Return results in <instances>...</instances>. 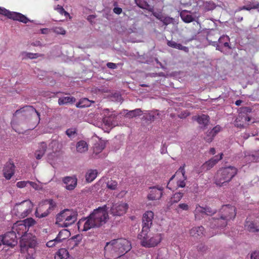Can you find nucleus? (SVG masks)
<instances>
[{
  "mask_svg": "<svg viewBox=\"0 0 259 259\" xmlns=\"http://www.w3.org/2000/svg\"><path fill=\"white\" fill-rule=\"evenodd\" d=\"M107 187L110 190H116L117 187V182L114 180H109L106 183Z\"/></svg>",
  "mask_w": 259,
  "mask_h": 259,
  "instance_id": "45",
  "label": "nucleus"
},
{
  "mask_svg": "<svg viewBox=\"0 0 259 259\" xmlns=\"http://www.w3.org/2000/svg\"><path fill=\"white\" fill-rule=\"evenodd\" d=\"M56 206L55 202L52 200H46L39 203L35 211V215L39 219L47 217Z\"/></svg>",
  "mask_w": 259,
  "mask_h": 259,
  "instance_id": "8",
  "label": "nucleus"
},
{
  "mask_svg": "<svg viewBox=\"0 0 259 259\" xmlns=\"http://www.w3.org/2000/svg\"><path fill=\"white\" fill-rule=\"evenodd\" d=\"M70 233L68 230L66 229H63L62 230L59 232V233L57 235V236L59 237V238L62 240V241H63L64 240L68 238L70 236Z\"/></svg>",
  "mask_w": 259,
  "mask_h": 259,
  "instance_id": "41",
  "label": "nucleus"
},
{
  "mask_svg": "<svg viewBox=\"0 0 259 259\" xmlns=\"http://www.w3.org/2000/svg\"><path fill=\"white\" fill-rule=\"evenodd\" d=\"M53 240L56 246L59 245L62 242V240L57 236L55 239H53Z\"/></svg>",
  "mask_w": 259,
  "mask_h": 259,
  "instance_id": "56",
  "label": "nucleus"
},
{
  "mask_svg": "<svg viewBox=\"0 0 259 259\" xmlns=\"http://www.w3.org/2000/svg\"><path fill=\"white\" fill-rule=\"evenodd\" d=\"M154 218V213L152 211L145 212L143 216L142 230L143 231H148L152 224V221Z\"/></svg>",
  "mask_w": 259,
  "mask_h": 259,
  "instance_id": "16",
  "label": "nucleus"
},
{
  "mask_svg": "<svg viewBox=\"0 0 259 259\" xmlns=\"http://www.w3.org/2000/svg\"><path fill=\"white\" fill-rule=\"evenodd\" d=\"M251 259H259V251H254L251 254Z\"/></svg>",
  "mask_w": 259,
  "mask_h": 259,
  "instance_id": "55",
  "label": "nucleus"
},
{
  "mask_svg": "<svg viewBox=\"0 0 259 259\" xmlns=\"http://www.w3.org/2000/svg\"><path fill=\"white\" fill-rule=\"evenodd\" d=\"M106 142L104 140H101L95 144L94 152L96 154L100 153L105 147Z\"/></svg>",
  "mask_w": 259,
  "mask_h": 259,
  "instance_id": "32",
  "label": "nucleus"
},
{
  "mask_svg": "<svg viewBox=\"0 0 259 259\" xmlns=\"http://www.w3.org/2000/svg\"><path fill=\"white\" fill-rule=\"evenodd\" d=\"M185 164H184L179 168V170L176 172L177 175L181 172L183 177V180H180L177 182V186L178 187L184 188L186 185L185 181L187 179V177L185 176Z\"/></svg>",
  "mask_w": 259,
  "mask_h": 259,
  "instance_id": "25",
  "label": "nucleus"
},
{
  "mask_svg": "<svg viewBox=\"0 0 259 259\" xmlns=\"http://www.w3.org/2000/svg\"><path fill=\"white\" fill-rule=\"evenodd\" d=\"M220 215L219 219L211 218L209 220L211 228H214L216 226L221 228L226 226L227 222L233 219L236 215L235 207L230 205L223 206L220 211Z\"/></svg>",
  "mask_w": 259,
  "mask_h": 259,
  "instance_id": "3",
  "label": "nucleus"
},
{
  "mask_svg": "<svg viewBox=\"0 0 259 259\" xmlns=\"http://www.w3.org/2000/svg\"><path fill=\"white\" fill-rule=\"evenodd\" d=\"M66 134L69 137H71L76 134V130L74 128H69L66 130Z\"/></svg>",
  "mask_w": 259,
  "mask_h": 259,
  "instance_id": "51",
  "label": "nucleus"
},
{
  "mask_svg": "<svg viewBox=\"0 0 259 259\" xmlns=\"http://www.w3.org/2000/svg\"><path fill=\"white\" fill-rule=\"evenodd\" d=\"M0 14L6 16L9 19H12L15 21H18L25 24L28 22H34L33 20L31 21L29 20L26 16L21 13L11 12L3 7H0Z\"/></svg>",
  "mask_w": 259,
  "mask_h": 259,
  "instance_id": "10",
  "label": "nucleus"
},
{
  "mask_svg": "<svg viewBox=\"0 0 259 259\" xmlns=\"http://www.w3.org/2000/svg\"><path fill=\"white\" fill-rule=\"evenodd\" d=\"M153 15L158 20H160L161 21V20L163 18V16H162L161 14L154 13H153Z\"/></svg>",
  "mask_w": 259,
  "mask_h": 259,
  "instance_id": "61",
  "label": "nucleus"
},
{
  "mask_svg": "<svg viewBox=\"0 0 259 259\" xmlns=\"http://www.w3.org/2000/svg\"><path fill=\"white\" fill-rule=\"evenodd\" d=\"M237 173V169L234 166L222 168L218 171L215 175V183L217 185L221 186L230 182Z\"/></svg>",
  "mask_w": 259,
  "mask_h": 259,
  "instance_id": "5",
  "label": "nucleus"
},
{
  "mask_svg": "<svg viewBox=\"0 0 259 259\" xmlns=\"http://www.w3.org/2000/svg\"><path fill=\"white\" fill-rule=\"evenodd\" d=\"M142 230L138 235V238L140 240L141 246L146 248H152L158 246L163 240L164 234L161 233Z\"/></svg>",
  "mask_w": 259,
  "mask_h": 259,
  "instance_id": "4",
  "label": "nucleus"
},
{
  "mask_svg": "<svg viewBox=\"0 0 259 259\" xmlns=\"http://www.w3.org/2000/svg\"><path fill=\"white\" fill-rule=\"evenodd\" d=\"M47 149V144L45 142L41 143L38 149L35 153V156L37 159H40L44 156Z\"/></svg>",
  "mask_w": 259,
  "mask_h": 259,
  "instance_id": "26",
  "label": "nucleus"
},
{
  "mask_svg": "<svg viewBox=\"0 0 259 259\" xmlns=\"http://www.w3.org/2000/svg\"><path fill=\"white\" fill-rule=\"evenodd\" d=\"M36 244V237L30 234L23 237L20 241V246L23 251L35 249Z\"/></svg>",
  "mask_w": 259,
  "mask_h": 259,
  "instance_id": "11",
  "label": "nucleus"
},
{
  "mask_svg": "<svg viewBox=\"0 0 259 259\" xmlns=\"http://www.w3.org/2000/svg\"><path fill=\"white\" fill-rule=\"evenodd\" d=\"M76 220V213L71 210L66 209L60 212L57 215L56 224L63 227H67L73 224Z\"/></svg>",
  "mask_w": 259,
  "mask_h": 259,
  "instance_id": "7",
  "label": "nucleus"
},
{
  "mask_svg": "<svg viewBox=\"0 0 259 259\" xmlns=\"http://www.w3.org/2000/svg\"><path fill=\"white\" fill-rule=\"evenodd\" d=\"M132 248L131 242L127 239L119 238L106 243L105 250L119 257L130 251Z\"/></svg>",
  "mask_w": 259,
  "mask_h": 259,
  "instance_id": "2",
  "label": "nucleus"
},
{
  "mask_svg": "<svg viewBox=\"0 0 259 259\" xmlns=\"http://www.w3.org/2000/svg\"><path fill=\"white\" fill-rule=\"evenodd\" d=\"M190 209V206L186 203H180L176 208V211L180 213L182 210L187 211Z\"/></svg>",
  "mask_w": 259,
  "mask_h": 259,
  "instance_id": "44",
  "label": "nucleus"
},
{
  "mask_svg": "<svg viewBox=\"0 0 259 259\" xmlns=\"http://www.w3.org/2000/svg\"><path fill=\"white\" fill-rule=\"evenodd\" d=\"M15 165L11 161L6 163L3 169V175L7 180H10L14 174Z\"/></svg>",
  "mask_w": 259,
  "mask_h": 259,
  "instance_id": "21",
  "label": "nucleus"
},
{
  "mask_svg": "<svg viewBox=\"0 0 259 259\" xmlns=\"http://www.w3.org/2000/svg\"><path fill=\"white\" fill-rule=\"evenodd\" d=\"M221 131V127L220 126H216L211 130L209 132V134H212V136L210 137H205V140L207 142H210L212 141L213 137L215 135Z\"/></svg>",
  "mask_w": 259,
  "mask_h": 259,
  "instance_id": "39",
  "label": "nucleus"
},
{
  "mask_svg": "<svg viewBox=\"0 0 259 259\" xmlns=\"http://www.w3.org/2000/svg\"><path fill=\"white\" fill-rule=\"evenodd\" d=\"M23 59H35L39 57L43 56L42 54L38 53H32L29 52H23L21 54Z\"/></svg>",
  "mask_w": 259,
  "mask_h": 259,
  "instance_id": "35",
  "label": "nucleus"
},
{
  "mask_svg": "<svg viewBox=\"0 0 259 259\" xmlns=\"http://www.w3.org/2000/svg\"><path fill=\"white\" fill-rule=\"evenodd\" d=\"M54 9L57 11L61 15H64L66 17L69 16V14L64 10L62 6L60 5H57L55 7Z\"/></svg>",
  "mask_w": 259,
  "mask_h": 259,
  "instance_id": "47",
  "label": "nucleus"
},
{
  "mask_svg": "<svg viewBox=\"0 0 259 259\" xmlns=\"http://www.w3.org/2000/svg\"><path fill=\"white\" fill-rule=\"evenodd\" d=\"M62 181L67 190H72L77 185V180L75 177H66L63 178Z\"/></svg>",
  "mask_w": 259,
  "mask_h": 259,
  "instance_id": "22",
  "label": "nucleus"
},
{
  "mask_svg": "<svg viewBox=\"0 0 259 259\" xmlns=\"http://www.w3.org/2000/svg\"><path fill=\"white\" fill-rule=\"evenodd\" d=\"M167 255L165 251L159 250L158 251L156 259H167Z\"/></svg>",
  "mask_w": 259,
  "mask_h": 259,
  "instance_id": "48",
  "label": "nucleus"
},
{
  "mask_svg": "<svg viewBox=\"0 0 259 259\" xmlns=\"http://www.w3.org/2000/svg\"><path fill=\"white\" fill-rule=\"evenodd\" d=\"M223 158V153H221L220 155L215 156L210 160L205 162L202 166L201 169L202 171H206L211 168L214 165L218 162L219 161L221 160Z\"/></svg>",
  "mask_w": 259,
  "mask_h": 259,
  "instance_id": "19",
  "label": "nucleus"
},
{
  "mask_svg": "<svg viewBox=\"0 0 259 259\" xmlns=\"http://www.w3.org/2000/svg\"><path fill=\"white\" fill-rule=\"evenodd\" d=\"M215 149L214 148H211L209 150V153L213 155L215 154Z\"/></svg>",
  "mask_w": 259,
  "mask_h": 259,
  "instance_id": "62",
  "label": "nucleus"
},
{
  "mask_svg": "<svg viewBox=\"0 0 259 259\" xmlns=\"http://www.w3.org/2000/svg\"><path fill=\"white\" fill-rule=\"evenodd\" d=\"M150 191L147 195L149 200H159L163 195V188L162 186H156L150 188Z\"/></svg>",
  "mask_w": 259,
  "mask_h": 259,
  "instance_id": "15",
  "label": "nucleus"
},
{
  "mask_svg": "<svg viewBox=\"0 0 259 259\" xmlns=\"http://www.w3.org/2000/svg\"><path fill=\"white\" fill-rule=\"evenodd\" d=\"M125 111L126 116L130 118H133L142 114V110L139 108L131 111L125 110Z\"/></svg>",
  "mask_w": 259,
  "mask_h": 259,
  "instance_id": "38",
  "label": "nucleus"
},
{
  "mask_svg": "<svg viewBox=\"0 0 259 259\" xmlns=\"http://www.w3.org/2000/svg\"><path fill=\"white\" fill-rule=\"evenodd\" d=\"M245 227L249 231H258L259 230V214H253L247 217Z\"/></svg>",
  "mask_w": 259,
  "mask_h": 259,
  "instance_id": "13",
  "label": "nucleus"
},
{
  "mask_svg": "<svg viewBox=\"0 0 259 259\" xmlns=\"http://www.w3.org/2000/svg\"><path fill=\"white\" fill-rule=\"evenodd\" d=\"M184 194L182 192H176L173 196L170 198L169 203L170 205H172L174 203H176L180 201V200L183 198Z\"/></svg>",
  "mask_w": 259,
  "mask_h": 259,
  "instance_id": "36",
  "label": "nucleus"
},
{
  "mask_svg": "<svg viewBox=\"0 0 259 259\" xmlns=\"http://www.w3.org/2000/svg\"><path fill=\"white\" fill-rule=\"evenodd\" d=\"M108 219L107 208L105 205L95 209L87 218L80 219L77 223L78 228L80 231H87L103 225Z\"/></svg>",
  "mask_w": 259,
  "mask_h": 259,
  "instance_id": "1",
  "label": "nucleus"
},
{
  "mask_svg": "<svg viewBox=\"0 0 259 259\" xmlns=\"http://www.w3.org/2000/svg\"><path fill=\"white\" fill-rule=\"evenodd\" d=\"M3 236V244L9 246H14L17 243V238L18 237L16 234L12 231L7 232Z\"/></svg>",
  "mask_w": 259,
  "mask_h": 259,
  "instance_id": "17",
  "label": "nucleus"
},
{
  "mask_svg": "<svg viewBox=\"0 0 259 259\" xmlns=\"http://www.w3.org/2000/svg\"><path fill=\"white\" fill-rule=\"evenodd\" d=\"M98 171L96 169H89L88 170L86 175L85 178L87 181L88 182H91L93 180H94L98 175Z\"/></svg>",
  "mask_w": 259,
  "mask_h": 259,
  "instance_id": "33",
  "label": "nucleus"
},
{
  "mask_svg": "<svg viewBox=\"0 0 259 259\" xmlns=\"http://www.w3.org/2000/svg\"><path fill=\"white\" fill-rule=\"evenodd\" d=\"M128 208L127 203L123 202H118L113 203L111 206L110 212L114 216H121L125 214Z\"/></svg>",
  "mask_w": 259,
  "mask_h": 259,
  "instance_id": "14",
  "label": "nucleus"
},
{
  "mask_svg": "<svg viewBox=\"0 0 259 259\" xmlns=\"http://www.w3.org/2000/svg\"><path fill=\"white\" fill-rule=\"evenodd\" d=\"M51 144V145H52V146H53V145H56L57 144V143L55 141H52Z\"/></svg>",
  "mask_w": 259,
  "mask_h": 259,
  "instance_id": "64",
  "label": "nucleus"
},
{
  "mask_svg": "<svg viewBox=\"0 0 259 259\" xmlns=\"http://www.w3.org/2000/svg\"><path fill=\"white\" fill-rule=\"evenodd\" d=\"M209 117L206 115H202L200 116H198L197 117H196V119L197 120L198 123L202 126H205L208 122L209 121Z\"/></svg>",
  "mask_w": 259,
  "mask_h": 259,
  "instance_id": "37",
  "label": "nucleus"
},
{
  "mask_svg": "<svg viewBox=\"0 0 259 259\" xmlns=\"http://www.w3.org/2000/svg\"><path fill=\"white\" fill-rule=\"evenodd\" d=\"M35 224L36 221L32 218L18 221L13 225L12 231L15 234H17L18 237L22 238L23 237L25 236L29 228Z\"/></svg>",
  "mask_w": 259,
  "mask_h": 259,
  "instance_id": "6",
  "label": "nucleus"
},
{
  "mask_svg": "<svg viewBox=\"0 0 259 259\" xmlns=\"http://www.w3.org/2000/svg\"><path fill=\"white\" fill-rule=\"evenodd\" d=\"M76 148L77 152L82 153L88 150L89 146L88 143L85 141L81 140L77 143Z\"/></svg>",
  "mask_w": 259,
  "mask_h": 259,
  "instance_id": "27",
  "label": "nucleus"
},
{
  "mask_svg": "<svg viewBox=\"0 0 259 259\" xmlns=\"http://www.w3.org/2000/svg\"><path fill=\"white\" fill-rule=\"evenodd\" d=\"M245 161L247 162H258L259 161V150L252 152L251 153H248L245 155Z\"/></svg>",
  "mask_w": 259,
  "mask_h": 259,
  "instance_id": "24",
  "label": "nucleus"
},
{
  "mask_svg": "<svg viewBox=\"0 0 259 259\" xmlns=\"http://www.w3.org/2000/svg\"><path fill=\"white\" fill-rule=\"evenodd\" d=\"M51 30L57 34L65 35L66 30L62 27H53Z\"/></svg>",
  "mask_w": 259,
  "mask_h": 259,
  "instance_id": "46",
  "label": "nucleus"
},
{
  "mask_svg": "<svg viewBox=\"0 0 259 259\" xmlns=\"http://www.w3.org/2000/svg\"><path fill=\"white\" fill-rule=\"evenodd\" d=\"M105 116L103 118V123L108 127L113 126L115 124V114L110 113L108 109L104 110Z\"/></svg>",
  "mask_w": 259,
  "mask_h": 259,
  "instance_id": "20",
  "label": "nucleus"
},
{
  "mask_svg": "<svg viewBox=\"0 0 259 259\" xmlns=\"http://www.w3.org/2000/svg\"><path fill=\"white\" fill-rule=\"evenodd\" d=\"M107 66L109 68L115 69L117 67L116 64L113 63L109 62L107 64Z\"/></svg>",
  "mask_w": 259,
  "mask_h": 259,
  "instance_id": "59",
  "label": "nucleus"
},
{
  "mask_svg": "<svg viewBox=\"0 0 259 259\" xmlns=\"http://www.w3.org/2000/svg\"><path fill=\"white\" fill-rule=\"evenodd\" d=\"M173 19L169 17H164L162 20H161V22L165 25L171 23Z\"/></svg>",
  "mask_w": 259,
  "mask_h": 259,
  "instance_id": "52",
  "label": "nucleus"
},
{
  "mask_svg": "<svg viewBox=\"0 0 259 259\" xmlns=\"http://www.w3.org/2000/svg\"><path fill=\"white\" fill-rule=\"evenodd\" d=\"M40 30L42 34H48L51 32L52 30L48 28H42Z\"/></svg>",
  "mask_w": 259,
  "mask_h": 259,
  "instance_id": "58",
  "label": "nucleus"
},
{
  "mask_svg": "<svg viewBox=\"0 0 259 259\" xmlns=\"http://www.w3.org/2000/svg\"><path fill=\"white\" fill-rule=\"evenodd\" d=\"M210 35H208L207 37V40L209 42V45L216 47L217 50L223 52V47L227 48L229 49H231L229 42L230 38L226 35H223L220 37L218 39V42L216 41H212L210 39Z\"/></svg>",
  "mask_w": 259,
  "mask_h": 259,
  "instance_id": "12",
  "label": "nucleus"
},
{
  "mask_svg": "<svg viewBox=\"0 0 259 259\" xmlns=\"http://www.w3.org/2000/svg\"><path fill=\"white\" fill-rule=\"evenodd\" d=\"M204 230L202 226L194 227L190 230V234L194 237H201L204 234Z\"/></svg>",
  "mask_w": 259,
  "mask_h": 259,
  "instance_id": "28",
  "label": "nucleus"
},
{
  "mask_svg": "<svg viewBox=\"0 0 259 259\" xmlns=\"http://www.w3.org/2000/svg\"><path fill=\"white\" fill-rule=\"evenodd\" d=\"M259 8V4L257 3L249 2L246 6H243L241 10L249 11L251 9H255Z\"/></svg>",
  "mask_w": 259,
  "mask_h": 259,
  "instance_id": "43",
  "label": "nucleus"
},
{
  "mask_svg": "<svg viewBox=\"0 0 259 259\" xmlns=\"http://www.w3.org/2000/svg\"><path fill=\"white\" fill-rule=\"evenodd\" d=\"M167 45L169 47L182 50L185 52L187 53L189 51V49L187 47L183 46L180 44L177 43L173 40H167Z\"/></svg>",
  "mask_w": 259,
  "mask_h": 259,
  "instance_id": "29",
  "label": "nucleus"
},
{
  "mask_svg": "<svg viewBox=\"0 0 259 259\" xmlns=\"http://www.w3.org/2000/svg\"><path fill=\"white\" fill-rule=\"evenodd\" d=\"M159 112L158 111H153L152 113H150L149 118L151 120H155L159 119Z\"/></svg>",
  "mask_w": 259,
  "mask_h": 259,
  "instance_id": "49",
  "label": "nucleus"
},
{
  "mask_svg": "<svg viewBox=\"0 0 259 259\" xmlns=\"http://www.w3.org/2000/svg\"><path fill=\"white\" fill-rule=\"evenodd\" d=\"M27 252V254L26 256V259H34L35 257V250H26Z\"/></svg>",
  "mask_w": 259,
  "mask_h": 259,
  "instance_id": "50",
  "label": "nucleus"
},
{
  "mask_svg": "<svg viewBox=\"0 0 259 259\" xmlns=\"http://www.w3.org/2000/svg\"><path fill=\"white\" fill-rule=\"evenodd\" d=\"M91 105V102L87 98H83L76 104V107L78 108H83L89 107Z\"/></svg>",
  "mask_w": 259,
  "mask_h": 259,
  "instance_id": "42",
  "label": "nucleus"
},
{
  "mask_svg": "<svg viewBox=\"0 0 259 259\" xmlns=\"http://www.w3.org/2000/svg\"><path fill=\"white\" fill-rule=\"evenodd\" d=\"M33 207V203L29 200H25L21 203H17L14 207L13 211L19 217L24 218L29 215L32 211Z\"/></svg>",
  "mask_w": 259,
  "mask_h": 259,
  "instance_id": "9",
  "label": "nucleus"
},
{
  "mask_svg": "<svg viewBox=\"0 0 259 259\" xmlns=\"http://www.w3.org/2000/svg\"><path fill=\"white\" fill-rule=\"evenodd\" d=\"M195 216L196 219H200L199 215L203 217L204 215H211L213 211L209 207H203L200 205H197L194 211Z\"/></svg>",
  "mask_w": 259,
  "mask_h": 259,
  "instance_id": "23",
  "label": "nucleus"
},
{
  "mask_svg": "<svg viewBox=\"0 0 259 259\" xmlns=\"http://www.w3.org/2000/svg\"><path fill=\"white\" fill-rule=\"evenodd\" d=\"M28 184H29L33 188L36 190H38L41 189L40 186L35 182L29 181Z\"/></svg>",
  "mask_w": 259,
  "mask_h": 259,
  "instance_id": "54",
  "label": "nucleus"
},
{
  "mask_svg": "<svg viewBox=\"0 0 259 259\" xmlns=\"http://www.w3.org/2000/svg\"><path fill=\"white\" fill-rule=\"evenodd\" d=\"M75 101V99L73 97H62L58 99V104L63 105L69 103H73Z\"/></svg>",
  "mask_w": 259,
  "mask_h": 259,
  "instance_id": "34",
  "label": "nucleus"
},
{
  "mask_svg": "<svg viewBox=\"0 0 259 259\" xmlns=\"http://www.w3.org/2000/svg\"><path fill=\"white\" fill-rule=\"evenodd\" d=\"M122 11V9L119 7H115L113 9V12L117 14H120Z\"/></svg>",
  "mask_w": 259,
  "mask_h": 259,
  "instance_id": "60",
  "label": "nucleus"
},
{
  "mask_svg": "<svg viewBox=\"0 0 259 259\" xmlns=\"http://www.w3.org/2000/svg\"><path fill=\"white\" fill-rule=\"evenodd\" d=\"M26 112L30 113L33 117H36L37 122L39 123L40 121V114L36 110L31 106H25L20 109L17 110L14 113V115H16L20 113Z\"/></svg>",
  "mask_w": 259,
  "mask_h": 259,
  "instance_id": "18",
  "label": "nucleus"
},
{
  "mask_svg": "<svg viewBox=\"0 0 259 259\" xmlns=\"http://www.w3.org/2000/svg\"><path fill=\"white\" fill-rule=\"evenodd\" d=\"M46 245L48 247H53L56 246L53 240L49 241L47 243Z\"/></svg>",
  "mask_w": 259,
  "mask_h": 259,
  "instance_id": "57",
  "label": "nucleus"
},
{
  "mask_svg": "<svg viewBox=\"0 0 259 259\" xmlns=\"http://www.w3.org/2000/svg\"><path fill=\"white\" fill-rule=\"evenodd\" d=\"M242 103V101L241 100H237L236 102H235V105L236 106H240L241 103Z\"/></svg>",
  "mask_w": 259,
  "mask_h": 259,
  "instance_id": "63",
  "label": "nucleus"
},
{
  "mask_svg": "<svg viewBox=\"0 0 259 259\" xmlns=\"http://www.w3.org/2000/svg\"><path fill=\"white\" fill-rule=\"evenodd\" d=\"M135 1L136 4L139 7L143 9L148 10L150 11L152 10V8L150 7V5L147 3V2L143 0H135Z\"/></svg>",
  "mask_w": 259,
  "mask_h": 259,
  "instance_id": "40",
  "label": "nucleus"
},
{
  "mask_svg": "<svg viewBox=\"0 0 259 259\" xmlns=\"http://www.w3.org/2000/svg\"><path fill=\"white\" fill-rule=\"evenodd\" d=\"M182 19L186 23H190L194 21V17L187 11H183L180 14Z\"/></svg>",
  "mask_w": 259,
  "mask_h": 259,
  "instance_id": "31",
  "label": "nucleus"
},
{
  "mask_svg": "<svg viewBox=\"0 0 259 259\" xmlns=\"http://www.w3.org/2000/svg\"><path fill=\"white\" fill-rule=\"evenodd\" d=\"M55 259H70V258L68 251L64 248H61L56 253Z\"/></svg>",
  "mask_w": 259,
  "mask_h": 259,
  "instance_id": "30",
  "label": "nucleus"
},
{
  "mask_svg": "<svg viewBox=\"0 0 259 259\" xmlns=\"http://www.w3.org/2000/svg\"><path fill=\"white\" fill-rule=\"evenodd\" d=\"M29 181H19L17 183L16 186L19 188H23L27 186L28 184Z\"/></svg>",
  "mask_w": 259,
  "mask_h": 259,
  "instance_id": "53",
  "label": "nucleus"
}]
</instances>
